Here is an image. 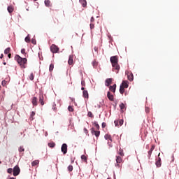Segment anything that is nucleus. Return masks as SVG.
Wrapping results in <instances>:
<instances>
[{"label":"nucleus","mask_w":179,"mask_h":179,"mask_svg":"<svg viewBox=\"0 0 179 179\" xmlns=\"http://www.w3.org/2000/svg\"><path fill=\"white\" fill-rule=\"evenodd\" d=\"M110 62L112 64L113 72L118 73L120 69V64H118V56H112L110 57Z\"/></svg>","instance_id":"nucleus-1"},{"label":"nucleus","mask_w":179,"mask_h":179,"mask_svg":"<svg viewBox=\"0 0 179 179\" xmlns=\"http://www.w3.org/2000/svg\"><path fill=\"white\" fill-rule=\"evenodd\" d=\"M15 59L17 61V64H19L20 66L24 69L26 68V64H27V59L22 58V57L17 55L15 56Z\"/></svg>","instance_id":"nucleus-2"},{"label":"nucleus","mask_w":179,"mask_h":179,"mask_svg":"<svg viewBox=\"0 0 179 179\" xmlns=\"http://www.w3.org/2000/svg\"><path fill=\"white\" fill-rule=\"evenodd\" d=\"M19 174H20V168L19 166L16 165L13 169V175L14 177H16L19 176Z\"/></svg>","instance_id":"nucleus-3"},{"label":"nucleus","mask_w":179,"mask_h":179,"mask_svg":"<svg viewBox=\"0 0 179 179\" xmlns=\"http://www.w3.org/2000/svg\"><path fill=\"white\" fill-rule=\"evenodd\" d=\"M50 51L53 54H57L59 51V48H58V46H57L55 44H52L50 46Z\"/></svg>","instance_id":"nucleus-4"},{"label":"nucleus","mask_w":179,"mask_h":179,"mask_svg":"<svg viewBox=\"0 0 179 179\" xmlns=\"http://www.w3.org/2000/svg\"><path fill=\"white\" fill-rule=\"evenodd\" d=\"M61 151L62 152L63 155H66V153H68V145H66V143L62 144Z\"/></svg>","instance_id":"nucleus-5"},{"label":"nucleus","mask_w":179,"mask_h":179,"mask_svg":"<svg viewBox=\"0 0 179 179\" xmlns=\"http://www.w3.org/2000/svg\"><path fill=\"white\" fill-rule=\"evenodd\" d=\"M38 99H39V103H41V105L44 106V104H45L44 102L45 101V99L44 98V94H40Z\"/></svg>","instance_id":"nucleus-6"},{"label":"nucleus","mask_w":179,"mask_h":179,"mask_svg":"<svg viewBox=\"0 0 179 179\" xmlns=\"http://www.w3.org/2000/svg\"><path fill=\"white\" fill-rule=\"evenodd\" d=\"M91 134L94 135L96 138L100 136V131L95 130L94 128H92L91 130Z\"/></svg>","instance_id":"nucleus-7"},{"label":"nucleus","mask_w":179,"mask_h":179,"mask_svg":"<svg viewBox=\"0 0 179 179\" xmlns=\"http://www.w3.org/2000/svg\"><path fill=\"white\" fill-rule=\"evenodd\" d=\"M159 156H160V153H159L158 159H157V161L155 162L157 167H161V166H162V158H160Z\"/></svg>","instance_id":"nucleus-8"},{"label":"nucleus","mask_w":179,"mask_h":179,"mask_svg":"<svg viewBox=\"0 0 179 179\" xmlns=\"http://www.w3.org/2000/svg\"><path fill=\"white\" fill-rule=\"evenodd\" d=\"M122 158L120 156H117L116 157V163H117L116 166L117 167H120V163H122Z\"/></svg>","instance_id":"nucleus-9"},{"label":"nucleus","mask_w":179,"mask_h":179,"mask_svg":"<svg viewBox=\"0 0 179 179\" xmlns=\"http://www.w3.org/2000/svg\"><path fill=\"white\" fill-rule=\"evenodd\" d=\"M117 89V85L114 84L113 86H109V90L110 92H112L113 93H115V90Z\"/></svg>","instance_id":"nucleus-10"},{"label":"nucleus","mask_w":179,"mask_h":179,"mask_svg":"<svg viewBox=\"0 0 179 179\" xmlns=\"http://www.w3.org/2000/svg\"><path fill=\"white\" fill-rule=\"evenodd\" d=\"M120 86H122V87H124V89H128V81L123 80Z\"/></svg>","instance_id":"nucleus-11"},{"label":"nucleus","mask_w":179,"mask_h":179,"mask_svg":"<svg viewBox=\"0 0 179 179\" xmlns=\"http://www.w3.org/2000/svg\"><path fill=\"white\" fill-rule=\"evenodd\" d=\"M107 97L110 101H114V95L111 94L110 92H108Z\"/></svg>","instance_id":"nucleus-12"},{"label":"nucleus","mask_w":179,"mask_h":179,"mask_svg":"<svg viewBox=\"0 0 179 179\" xmlns=\"http://www.w3.org/2000/svg\"><path fill=\"white\" fill-rule=\"evenodd\" d=\"M68 64H69V65H73V55H70L69 56Z\"/></svg>","instance_id":"nucleus-13"},{"label":"nucleus","mask_w":179,"mask_h":179,"mask_svg":"<svg viewBox=\"0 0 179 179\" xmlns=\"http://www.w3.org/2000/svg\"><path fill=\"white\" fill-rule=\"evenodd\" d=\"M113 82V79L112 78H107L106 80V86L108 87L110 85V84L112 83Z\"/></svg>","instance_id":"nucleus-14"},{"label":"nucleus","mask_w":179,"mask_h":179,"mask_svg":"<svg viewBox=\"0 0 179 179\" xmlns=\"http://www.w3.org/2000/svg\"><path fill=\"white\" fill-rule=\"evenodd\" d=\"M37 100H38L37 97H36V96H34L32 98L31 103H32L33 106H34L35 107L37 106Z\"/></svg>","instance_id":"nucleus-15"},{"label":"nucleus","mask_w":179,"mask_h":179,"mask_svg":"<svg viewBox=\"0 0 179 179\" xmlns=\"http://www.w3.org/2000/svg\"><path fill=\"white\" fill-rule=\"evenodd\" d=\"M40 163V160L37 159V160H34V162H31V166L32 167H34L36 166H38V164H39Z\"/></svg>","instance_id":"nucleus-16"},{"label":"nucleus","mask_w":179,"mask_h":179,"mask_svg":"<svg viewBox=\"0 0 179 179\" xmlns=\"http://www.w3.org/2000/svg\"><path fill=\"white\" fill-rule=\"evenodd\" d=\"M7 10H8V12L9 13H12V12H13V10H14L13 6H8V8H7Z\"/></svg>","instance_id":"nucleus-17"},{"label":"nucleus","mask_w":179,"mask_h":179,"mask_svg":"<svg viewBox=\"0 0 179 179\" xmlns=\"http://www.w3.org/2000/svg\"><path fill=\"white\" fill-rule=\"evenodd\" d=\"M83 94V97H85V99H89V93H87V91L84 90Z\"/></svg>","instance_id":"nucleus-18"},{"label":"nucleus","mask_w":179,"mask_h":179,"mask_svg":"<svg viewBox=\"0 0 179 179\" xmlns=\"http://www.w3.org/2000/svg\"><path fill=\"white\" fill-rule=\"evenodd\" d=\"M48 146H49V148H55V143H54V141H51L50 143H48Z\"/></svg>","instance_id":"nucleus-19"},{"label":"nucleus","mask_w":179,"mask_h":179,"mask_svg":"<svg viewBox=\"0 0 179 179\" xmlns=\"http://www.w3.org/2000/svg\"><path fill=\"white\" fill-rule=\"evenodd\" d=\"M128 80H130V82H132L134 80V74L130 73L127 76Z\"/></svg>","instance_id":"nucleus-20"},{"label":"nucleus","mask_w":179,"mask_h":179,"mask_svg":"<svg viewBox=\"0 0 179 179\" xmlns=\"http://www.w3.org/2000/svg\"><path fill=\"white\" fill-rule=\"evenodd\" d=\"M50 4H51V1L50 0H45V6H47L48 8H50Z\"/></svg>","instance_id":"nucleus-21"},{"label":"nucleus","mask_w":179,"mask_h":179,"mask_svg":"<svg viewBox=\"0 0 179 179\" xmlns=\"http://www.w3.org/2000/svg\"><path fill=\"white\" fill-rule=\"evenodd\" d=\"M124 92H125V88H124V87L120 85V94H124Z\"/></svg>","instance_id":"nucleus-22"},{"label":"nucleus","mask_w":179,"mask_h":179,"mask_svg":"<svg viewBox=\"0 0 179 179\" xmlns=\"http://www.w3.org/2000/svg\"><path fill=\"white\" fill-rule=\"evenodd\" d=\"M118 155H120V156H124V150H122V149L120 148L119 150L117 151Z\"/></svg>","instance_id":"nucleus-23"},{"label":"nucleus","mask_w":179,"mask_h":179,"mask_svg":"<svg viewBox=\"0 0 179 179\" xmlns=\"http://www.w3.org/2000/svg\"><path fill=\"white\" fill-rule=\"evenodd\" d=\"M18 152H20V153L24 152V147H23V145L20 146V148H18Z\"/></svg>","instance_id":"nucleus-24"},{"label":"nucleus","mask_w":179,"mask_h":179,"mask_svg":"<svg viewBox=\"0 0 179 179\" xmlns=\"http://www.w3.org/2000/svg\"><path fill=\"white\" fill-rule=\"evenodd\" d=\"M104 138H105V139H109V141H113V139L111 138V135H110V134H106Z\"/></svg>","instance_id":"nucleus-25"},{"label":"nucleus","mask_w":179,"mask_h":179,"mask_svg":"<svg viewBox=\"0 0 179 179\" xmlns=\"http://www.w3.org/2000/svg\"><path fill=\"white\" fill-rule=\"evenodd\" d=\"M80 2L82 4V6H83V8H85V6H86V5H87L86 0H80Z\"/></svg>","instance_id":"nucleus-26"},{"label":"nucleus","mask_w":179,"mask_h":179,"mask_svg":"<svg viewBox=\"0 0 179 179\" xmlns=\"http://www.w3.org/2000/svg\"><path fill=\"white\" fill-rule=\"evenodd\" d=\"M52 108L53 111H57V103H55V102L53 103Z\"/></svg>","instance_id":"nucleus-27"},{"label":"nucleus","mask_w":179,"mask_h":179,"mask_svg":"<svg viewBox=\"0 0 179 179\" xmlns=\"http://www.w3.org/2000/svg\"><path fill=\"white\" fill-rule=\"evenodd\" d=\"M92 66H94V68H96L97 65H99V63L96 61H94L92 62Z\"/></svg>","instance_id":"nucleus-28"},{"label":"nucleus","mask_w":179,"mask_h":179,"mask_svg":"<svg viewBox=\"0 0 179 179\" xmlns=\"http://www.w3.org/2000/svg\"><path fill=\"white\" fill-rule=\"evenodd\" d=\"M49 71H50V72H52V71H54V64H51L50 65Z\"/></svg>","instance_id":"nucleus-29"},{"label":"nucleus","mask_w":179,"mask_h":179,"mask_svg":"<svg viewBox=\"0 0 179 179\" xmlns=\"http://www.w3.org/2000/svg\"><path fill=\"white\" fill-rule=\"evenodd\" d=\"M9 52H10V48H7L4 50V54H9Z\"/></svg>","instance_id":"nucleus-30"},{"label":"nucleus","mask_w":179,"mask_h":179,"mask_svg":"<svg viewBox=\"0 0 179 179\" xmlns=\"http://www.w3.org/2000/svg\"><path fill=\"white\" fill-rule=\"evenodd\" d=\"M94 127L96 131H99V129H100V126H99V124H97V122H94Z\"/></svg>","instance_id":"nucleus-31"},{"label":"nucleus","mask_w":179,"mask_h":179,"mask_svg":"<svg viewBox=\"0 0 179 179\" xmlns=\"http://www.w3.org/2000/svg\"><path fill=\"white\" fill-rule=\"evenodd\" d=\"M26 43H30V36L29 35L24 39Z\"/></svg>","instance_id":"nucleus-32"},{"label":"nucleus","mask_w":179,"mask_h":179,"mask_svg":"<svg viewBox=\"0 0 179 179\" xmlns=\"http://www.w3.org/2000/svg\"><path fill=\"white\" fill-rule=\"evenodd\" d=\"M7 173H8V174H12V173H13V169L12 168H9L7 170Z\"/></svg>","instance_id":"nucleus-33"},{"label":"nucleus","mask_w":179,"mask_h":179,"mask_svg":"<svg viewBox=\"0 0 179 179\" xmlns=\"http://www.w3.org/2000/svg\"><path fill=\"white\" fill-rule=\"evenodd\" d=\"M67 169L69 171H72V170H73V166L72 165H69Z\"/></svg>","instance_id":"nucleus-34"},{"label":"nucleus","mask_w":179,"mask_h":179,"mask_svg":"<svg viewBox=\"0 0 179 179\" xmlns=\"http://www.w3.org/2000/svg\"><path fill=\"white\" fill-rule=\"evenodd\" d=\"M29 79H30V80H34V75H33V73H31L30 74Z\"/></svg>","instance_id":"nucleus-35"},{"label":"nucleus","mask_w":179,"mask_h":179,"mask_svg":"<svg viewBox=\"0 0 179 179\" xmlns=\"http://www.w3.org/2000/svg\"><path fill=\"white\" fill-rule=\"evenodd\" d=\"M81 159H82V160H83L84 162H86V160H87V158L86 157L85 155H82V156H81Z\"/></svg>","instance_id":"nucleus-36"},{"label":"nucleus","mask_w":179,"mask_h":179,"mask_svg":"<svg viewBox=\"0 0 179 179\" xmlns=\"http://www.w3.org/2000/svg\"><path fill=\"white\" fill-rule=\"evenodd\" d=\"M120 107L121 110H124V108H125V105L122 103H120Z\"/></svg>","instance_id":"nucleus-37"},{"label":"nucleus","mask_w":179,"mask_h":179,"mask_svg":"<svg viewBox=\"0 0 179 179\" xmlns=\"http://www.w3.org/2000/svg\"><path fill=\"white\" fill-rule=\"evenodd\" d=\"M68 110H69V111H71V113H73V107L69 106L68 107Z\"/></svg>","instance_id":"nucleus-38"},{"label":"nucleus","mask_w":179,"mask_h":179,"mask_svg":"<svg viewBox=\"0 0 179 179\" xmlns=\"http://www.w3.org/2000/svg\"><path fill=\"white\" fill-rule=\"evenodd\" d=\"M119 125H123L124 124V120H120L119 121Z\"/></svg>","instance_id":"nucleus-39"},{"label":"nucleus","mask_w":179,"mask_h":179,"mask_svg":"<svg viewBox=\"0 0 179 179\" xmlns=\"http://www.w3.org/2000/svg\"><path fill=\"white\" fill-rule=\"evenodd\" d=\"M36 115V113H34V111H32L31 113V120H33V117H34Z\"/></svg>","instance_id":"nucleus-40"},{"label":"nucleus","mask_w":179,"mask_h":179,"mask_svg":"<svg viewBox=\"0 0 179 179\" xmlns=\"http://www.w3.org/2000/svg\"><path fill=\"white\" fill-rule=\"evenodd\" d=\"M6 83H8V82H6V80H3L1 85L2 86H6Z\"/></svg>","instance_id":"nucleus-41"},{"label":"nucleus","mask_w":179,"mask_h":179,"mask_svg":"<svg viewBox=\"0 0 179 179\" xmlns=\"http://www.w3.org/2000/svg\"><path fill=\"white\" fill-rule=\"evenodd\" d=\"M114 122H115V127H118L120 125V123H119L118 120H115Z\"/></svg>","instance_id":"nucleus-42"},{"label":"nucleus","mask_w":179,"mask_h":179,"mask_svg":"<svg viewBox=\"0 0 179 179\" xmlns=\"http://www.w3.org/2000/svg\"><path fill=\"white\" fill-rule=\"evenodd\" d=\"M31 43H32V44H34V45H36V39H31Z\"/></svg>","instance_id":"nucleus-43"},{"label":"nucleus","mask_w":179,"mask_h":179,"mask_svg":"<svg viewBox=\"0 0 179 179\" xmlns=\"http://www.w3.org/2000/svg\"><path fill=\"white\" fill-rule=\"evenodd\" d=\"M152 152H153V151H152V150H150L148 151V157H150L152 156Z\"/></svg>","instance_id":"nucleus-44"},{"label":"nucleus","mask_w":179,"mask_h":179,"mask_svg":"<svg viewBox=\"0 0 179 179\" xmlns=\"http://www.w3.org/2000/svg\"><path fill=\"white\" fill-rule=\"evenodd\" d=\"M21 52H22V54L25 55V54H26V49H22V50H21Z\"/></svg>","instance_id":"nucleus-45"},{"label":"nucleus","mask_w":179,"mask_h":179,"mask_svg":"<svg viewBox=\"0 0 179 179\" xmlns=\"http://www.w3.org/2000/svg\"><path fill=\"white\" fill-rule=\"evenodd\" d=\"M106 122H103L102 123V128H106Z\"/></svg>","instance_id":"nucleus-46"},{"label":"nucleus","mask_w":179,"mask_h":179,"mask_svg":"<svg viewBox=\"0 0 179 179\" xmlns=\"http://www.w3.org/2000/svg\"><path fill=\"white\" fill-rule=\"evenodd\" d=\"M150 150H151L152 152H153V150H155V145H152V147H151Z\"/></svg>","instance_id":"nucleus-47"},{"label":"nucleus","mask_w":179,"mask_h":179,"mask_svg":"<svg viewBox=\"0 0 179 179\" xmlns=\"http://www.w3.org/2000/svg\"><path fill=\"white\" fill-rule=\"evenodd\" d=\"M90 29H94V24H90Z\"/></svg>","instance_id":"nucleus-48"},{"label":"nucleus","mask_w":179,"mask_h":179,"mask_svg":"<svg viewBox=\"0 0 179 179\" xmlns=\"http://www.w3.org/2000/svg\"><path fill=\"white\" fill-rule=\"evenodd\" d=\"M8 58H10V57H12V54L10 53H8Z\"/></svg>","instance_id":"nucleus-49"},{"label":"nucleus","mask_w":179,"mask_h":179,"mask_svg":"<svg viewBox=\"0 0 179 179\" xmlns=\"http://www.w3.org/2000/svg\"><path fill=\"white\" fill-rule=\"evenodd\" d=\"M145 112L149 113V109L148 108H145Z\"/></svg>","instance_id":"nucleus-50"},{"label":"nucleus","mask_w":179,"mask_h":179,"mask_svg":"<svg viewBox=\"0 0 179 179\" xmlns=\"http://www.w3.org/2000/svg\"><path fill=\"white\" fill-rule=\"evenodd\" d=\"M1 59H2V58H3V54H1L0 56Z\"/></svg>","instance_id":"nucleus-51"},{"label":"nucleus","mask_w":179,"mask_h":179,"mask_svg":"<svg viewBox=\"0 0 179 179\" xmlns=\"http://www.w3.org/2000/svg\"><path fill=\"white\" fill-rule=\"evenodd\" d=\"M91 22H94V18H93V17H91Z\"/></svg>","instance_id":"nucleus-52"},{"label":"nucleus","mask_w":179,"mask_h":179,"mask_svg":"<svg viewBox=\"0 0 179 179\" xmlns=\"http://www.w3.org/2000/svg\"><path fill=\"white\" fill-rule=\"evenodd\" d=\"M55 20L56 21H55V23H58V19L55 18Z\"/></svg>","instance_id":"nucleus-53"},{"label":"nucleus","mask_w":179,"mask_h":179,"mask_svg":"<svg viewBox=\"0 0 179 179\" xmlns=\"http://www.w3.org/2000/svg\"><path fill=\"white\" fill-rule=\"evenodd\" d=\"M84 131H85V134H87V129H84Z\"/></svg>","instance_id":"nucleus-54"},{"label":"nucleus","mask_w":179,"mask_h":179,"mask_svg":"<svg viewBox=\"0 0 179 179\" xmlns=\"http://www.w3.org/2000/svg\"><path fill=\"white\" fill-rule=\"evenodd\" d=\"M71 101H75V99L71 98Z\"/></svg>","instance_id":"nucleus-55"},{"label":"nucleus","mask_w":179,"mask_h":179,"mask_svg":"<svg viewBox=\"0 0 179 179\" xmlns=\"http://www.w3.org/2000/svg\"><path fill=\"white\" fill-rule=\"evenodd\" d=\"M94 50H95V52L97 51V48L96 47L94 48Z\"/></svg>","instance_id":"nucleus-56"},{"label":"nucleus","mask_w":179,"mask_h":179,"mask_svg":"<svg viewBox=\"0 0 179 179\" xmlns=\"http://www.w3.org/2000/svg\"><path fill=\"white\" fill-rule=\"evenodd\" d=\"M87 115H88V117H90V112H88Z\"/></svg>","instance_id":"nucleus-57"},{"label":"nucleus","mask_w":179,"mask_h":179,"mask_svg":"<svg viewBox=\"0 0 179 179\" xmlns=\"http://www.w3.org/2000/svg\"><path fill=\"white\" fill-rule=\"evenodd\" d=\"M93 117V115L90 113V117L92 118Z\"/></svg>","instance_id":"nucleus-58"},{"label":"nucleus","mask_w":179,"mask_h":179,"mask_svg":"<svg viewBox=\"0 0 179 179\" xmlns=\"http://www.w3.org/2000/svg\"><path fill=\"white\" fill-rule=\"evenodd\" d=\"M45 135V136H47L48 135V133L46 132Z\"/></svg>","instance_id":"nucleus-59"},{"label":"nucleus","mask_w":179,"mask_h":179,"mask_svg":"<svg viewBox=\"0 0 179 179\" xmlns=\"http://www.w3.org/2000/svg\"><path fill=\"white\" fill-rule=\"evenodd\" d=\"M85 90V88L84 87H82V90Z\"/></svg>","instance_id":"nucleus-60"},{"label":"nucleus","mask_w":179,"mask_h":179,"mask_svg":"<svg viewBox=\"0 0 179 179\" xmlns=\"http://www.w3.org/2000/svg\"><path fill=\"white\" fill-rule=\"evenodd\" d=\"M3 65H6V63L4 62V63H3Z\"/></svg>","instance_id":"nucleus-61"},{"label":"nucleus","mask_w":179,"mask_h":179,"mask_svg":"<svg viewBox=\"0 0 179 179\" xmlns=\"http://www.w3.org/2000/svg\"><path fill=\"white\" fill-rule=\"evenodd\" d=\"M107 179H111V178H108Z\"/></svg>","instance_id":"nucleus-62"},{"label":"nucleus","mask_w":179,"mask_h":179,"mask_svg":"<svg viewBox=\"0 0 179 179\" xmlns=\"http://www.w3.org/2000/svg\"><path fill=\"white\" fill-rule=\"evenodd\" d=\"M2 163V162L0 161V164Z\"/></svg>","instance_id":"nucleus-63"},{"label":"nucleus","mask_w":179,"mask_h":179,"mask_svg":"<svg viewBox=\"0 0 179 179\" xmlns=\"http://www.w3.org/2000/svg\"><path fill=\"white\" fill-rule=\"evenodd\" d=\"M34 1H37V0H34Z\"/></svg>","instance_id":"nucleus-64"}]
</instances>
